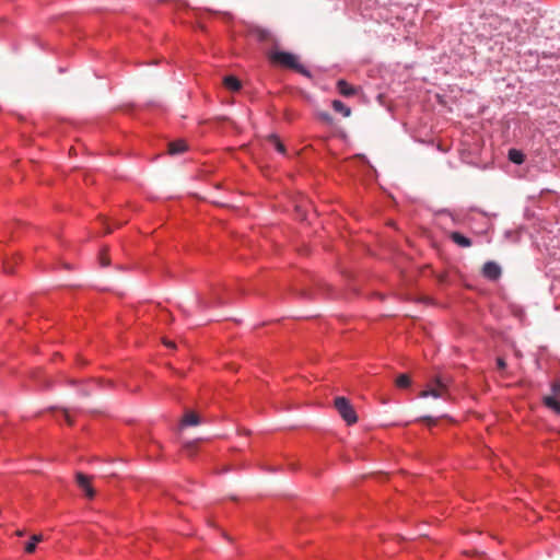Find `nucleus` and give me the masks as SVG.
Segmentation results:
<instances>
[{"mask_svg":"<svg viewBox=\"0 0 560 560\" xmlns=\"http://www.w3.org/2000/svg\"><path fill=\"white\" fill-rule=\"evenodd\" d=\"M256 36L258 37L259 40H262V42H267V40H270L271 39V33L267 30H257L256 31Z\"/></svg>","mask_w":560,"mask_h":560,"instance_id":"17","label":"nucleus"},{"mask_svg":"<svg viewBox=\"0 0 560 560\" xmlns=\"http://www.w3.org/2000/svg\"><path fill=\"white\" fill-rule=\"evenodd\" d=\"M332 108L342 114L343 117H349L351 115V109L346 104H343L341 101L335 100L332 101Z\"/></svg>","mask_w":560,"mask_h":560,"instance_id":"12","label":"nucleus"},{"mask_svg":"<svg viewBox=\"0 0 560 560\" xmlns=\"http://www.w3.org/2000/svg\"><path fill=\"white\" fill-rule=\"evenodd\" d=\"M269 59L275 65L293 69L305 77L311 75L310 71L299 63L298 57L291 52L272 50L269 52Z\"/></svg>","mask_w":560,"mask_h":560,"instance_id":"1","label":"nucleus"},{"mask_svg":"<svg viewBox=\"0 0 560 560\" xmlns=\"http://www.w3.org/2000/svg\"><path fill=\"white\" fill-rule=\"evenodd\" d=\"M460 142H462V145L466 144V141L464 139Z\"/></svg>","mask_w":560,"mask_h":560,"instance_id":"30","label":"nucleus"},{"mask_svg":"<svg viewBox=\"0 0 560 560\" xmlns=\"http://www.w3.org/2000/svg\"><path fill=\"white\" fill-rule=\"evenodd\" d=\"M185 451L187 452V454L189 456H192L194 455V452H195V442H189L185 445Z\"/></svg>","mask_w":560,"mask_h":560,"instance_id":"23","label":"nucleus"},{"mask_svg":"<svg viewBox=\"0 0 560 560\" xmlns=\"http://www.w3.org/2000/svg\"><path fill=\"white\" fill-rule=\"evenodd\" d=\"M395 384L398 388H408L411 385V378L408 374H400L396 377Z\"/></svg>","mask_w":560,"mask_h":560,"instance_id":"15","label":"nucleus"},{"mask_svg":"<svg viewBox=\"0 0 560 560\" xmlns=\"http://www.w3.org/2000/svg\"><path fill=\"white\" fill-rule=\"evenodd\" d=\"M186 149L187 145L183 140H176L168 143V153L172 155L183 153Z\"/></svg>","mask_w":560,"mask_h":560,"instance_id":"8","label":"nucleus"},{"mask_svg":"<svg viewBox=\"0 0 560 560\" xmlns=\"http://www.w3.org/2000/svg\"><path fill=\"white\" fill-rule=\"evenodd\" d=\"M450 237L453 242H455V232L450 233Z\"/></svg>","mask_w":560,"mask_h":560,"instance_id":"28","label":"nucleus"},{"mask_svg":"<svg viewBox=\"0 0 560 560\" xmlns=\"http://www.w3.org/2000/svg\"><path fill=\"white\" fill-rule=\"evenodd\" d=\"M319 118H320V120H323L324 122H326L328 125H331L332 120H334L331 115L328 113H320Z\"/></svg>","mask_w":560,"mask_h":560,"instance_id":"22","label":"nucleus"},{"mask_svg":"<svg viewBox=\"0 0 560 560\" xmlns=\"http://www.w3.org/2000/svg\"><path fill=\"white\" fill-rule=\"evenodd\" d=\"M335 408L347 424L351 425L358 421L357 412L349 399L346 397H336Z\"/></svg>","mask_w":560,"mask_h":560,"instance_id":"2","label":"nucleus"},{"mask_svg":"<svg viewBox=\"0 0 560 560\" xmlns=\"http://www.w3.org/2000/svg\"><path fill=\"white\" fill-rule=\"evenodd\" d=\"M100 264L102 267H107L109 265V258L105 252H102L100 255Z\"/></svg>","mask_w":560,"mask_h":560,"instance_id":"21","label":"nucleus"},{"mask_svg":"<svg viewBox=\"0 0 560 560\" xmlns=\"http://www.w3.org/2000/svg\"><path fill=\"white\" fill-rule=\"evenodd\" d=\"M471 245V240L468 238L467 236H464L459 233H457V246H460V247H468Z\"/></svg>","mask_w":560,"mask_h":560,"instance_id":"18","label":"nucleus"},{"mask_svg":"<svg viewBox=\"0 0 560 560\" xmlns=\"http://www.w3.org/2000/svg\"><path fill=\"white\" fill-rule=\"evenodd\" d=\"M497 368L499 371H504L506 369V363L503 358H497Z\"/></svg>","mask_w":560,"mask_h":560,"instance_id":"25","label":"nucleus"},{"mask_svg":"<svg viewBox=\"0 0 560 560\" xmlns=\"http://www.w3.org/2000/svg\"><path fill=\"white\" fill-rule=\"evenodd\" d=\"M164 343H165L166 347L175 348V343L172 342V341H164Z\"/></svg>","mask_w":560,"mask_h":560,"instance_id":"27","label":"nucleus"},{"mask_svg":"<svg viewBox=\"0 0 560 560\" xmlns=\"http://www.w3.org/2000/svg\"><path fill=\"white\" fill-rule=\"evenodd\" d=\"M509 160L515 164H522L525 161V154L516 149H511L509 151Z\"/></svg>","mask_w":560,"mask_h":560,"instance_id":"14","label":"nucleus"},{"mask_svg":"<svg viewBox=\"0 0 560 560\" xmlns=\"http://www.w3.org/2000/svg\"><path fill=\"white\" fill-rule=\"evenodd\" d=\"M559 397L551 395V396H544L542 402L544 405L552 410L555 413L560 415V400Z\"/></svg>","mask_w":560,"mask_h":560,"instance_id":"6","label":"nucleus"},{"mask_svg":"<svg viewBox=\"0 0 560 560\" xmlns=\"http://www.w3.org/2000/svg\"><path fill=\"white\" fill-rule=\"evenodd\" d=\"M479 141H480V137H475L474 142L471 144H469L468 149L459 150L463 160L466 159V156H465L466 151L468 152V154H471V155H477L479 153V150H480Z\"/></svg>","mask_w":560,"mask_h":560,"instance_id":"11","label":"nucleus"},{"mask_svg":"<svg viewBox=\"0 0 560 560\" xmlns=\"http://www.w3.org/2000/svg\"><path fill=\"white\" fill-rule=\"evenodd\" d=\"M223 85L233 92H237L242 88L241 81L234 75H228L223 79Z\"/></svg>","mask_w":560,"mask_h":560,"instance_id":"7","label":"nucleus"},{"mask_svg":"<svg viewBox=\"0 0 560 560\" xmlns=\"http://www.w3.org/2000/svg\"><path fill=\"white\" fill-rule=\"evenodd\" d=\"M337 89L343 96H352L355 93V89L345 80L337 82Z\"/></svg>","mask_w":560,"mask_h":560,"instance_id":"10","label":"nucleus"},{"mask_svg":"<svg viewBox=\"0 0 560 560\" xmlns=\"http://www.w3.org/2000/svg\"><path fill=\"white\" fill-rule=\"evenodd\" d=\"M501 267L494 261H487L482 268V275L485 278L491 281H497L501 277Z\"/></svg>","mask_w":560,"mask_h":560,"instance_id":"5","label":"nucleus"},{"mask_svg":"<svg viewBox=\"0 0 560 560\" xmlns=\"http://www.w3.org/2000/svg\"><path fill=\"white\" fill-rule=\"evenodd\" d=\"M199 423H200V418L194 411H187L184 415L183 419H182V425L183 427H186V425H197Z\"/></svg>","mask_w":560,"mask_h":560,"instance_id":"9","label":"nucleus"},{"mask_svg":"<svg viewBox=\"0 0 560 560\" xmlns=\"http://www.w3.org/2000/svg\"><path fill=\"white\" fill-rule=\"evenodd\" d=\"M3 267H4L5 272H8V273H12L13 272V267H12V265L10 262L5 261L3 264Z\"/></svg>","mask_w":560,"mask_h":560,"instance_id":"26","label":"nucleus"},{"mask_svg":"<svg viewBox=\"0 0 560 560\" xmlns=\"http://www.w3.org/2000/svg\"><path fill=\"white\" fill-rule=\"evenodd\" d=\"M16 535H18V536H23V535H24V532H23V530H18V532H16Z\"/></svg>","mask_w":560,"mask_h":560,"instance_id":"29","label":"nucleus"},{"mask_svg":"<svg viewBox=\"0 0 560 560\" xmlns=\"http://www.w3.org/2000/svg\"><path fill=\"white\" fill-rule=\"evenodd\" d=\"M43 540V535H33L25 546V551L32 553L36 549V544Z\"/></svg>","mask_w":560,"mask_h":560,"instance_id":"16","label":"nucleus"},{"mask_svg":"<svg viewBox=\"0 0 560 560\" xmlns=\"http://www.w3.org/2000/svg\"><path fill=\"white\" fill-rule=\"evenodd\" d=\"M419 421H424L429 427L435 425L438 423V418H433L431 416H423L418 419Z\"/></svg>","mask_w":560,"mask_h":560,"instance_id":"20","label":"nucleus"},{"mask_svg":"<svg viewBox=\"0 0 560 560\" xmlns=\"http://www.w3.org/2000/svg\"><path fill=\"white\" fill-rule=\"evenodd\" d=\"M267 141L273 145V148L280 152V153H285V147L284 144L281 142V140L279 139V137L277 135H269L267 137Z\"/></svg>","mask_w":560,"mask_h":560,"instance_id":"13","label":"nucleus"},{"mask_svg":"<svg viewBox=\"0 0 560 560\" xmlns=\"http://www.w3.org/2000/svg\"><path fill=\"white\" fill-rule=\"evenodd\" d=\"M551 392L552 395L560 398V378H557L551 383Z\"/></svg>","mask_w":560,"mask_h":560,"instance_id":"19","label":"nucleus"},{"mask_svg":"<svg viewBox=\"0 0 560 560\" xmlns=\"http://www.w3.org/2000/svg\"><path fill=\"white\" fill-rule=\"evenodd\" d=\"M61 410H62V412H63V415H65V419H66L67 423H68L69 425H73L74 421H73V419L70 417V415H69V410H68L67 408H62Z\"/></svg>","mask_w":560,"mask_h":560,"instance_id":"24","label":"nucleus"},{"mask_svg":"<svg viewBox=\"0 0 560 560\" xmlns=\"http://www.w3.org/2000/svg\"><path fill=\"white\" fill-rule=\"evenodd\" d=\"M75 480H77L78 487L84 492L86 498L93 499L95 497V490L92 487L90 476L84 475L83 472H77Z\"/></svg>","mask_w":560,"mask_h":560,"instance_id":"4","label":"nucleus"},{"mask_svg":"<svg viewBox=\"0 0 560 560\" xmlns=\"http://www.w3.org/2000/svg\"><path fill=\"white\" fill-rule=\"evenodd\" d=\"M446 394H448L447 385L443 382L441 377H438L435 384L430 388L420 392L419 396L421 398H427L429 396L438 398L444 397Z\"/></svg>","mask_w":560,"mask_h":560,"instance_id":"3","label":"nucleus"}]
</instances>
